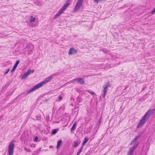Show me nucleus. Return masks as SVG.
Wrapping results in <instances>:
<instances>
[{
  "label": "nucleus",
  "mask_w": 155,
  "mask_h": 155,
  "mask_svg": "<svg viewBox=\"0 0 155 155\" xmlns=\"http://www.w3.org/2000/svg\"><path fill=\"white\" fill-rule=\"evenodd\" d=\"M31 18L29 20V21L31 23L35 21V18L33 17V16H31L30 17Z\"/></svg>",
  "instance_id": "15"
},
{
  "label": "nucleus",
  "mask_w": 155,
  "mask_h": 155,
  "mask_svg": "<svg viewBox=\"0 0 155 155\" xmlns=\"http://www.w3.org/2000/svg\"><path fill=\"white\" fill-rule=\"evenodd\" d=\"M58 98L59 100H61L62 98V97L61 95H60L58 96Z\"/></svg>",
  "instance_id": "26"
},
{
  "label": "nucleus",
  "mask_w": 155,
  "mask_h": 155,
  "mask_svg": "<svg viewBox=\"0 0 155 155\" xmlns=\"http://www.w3.org/2000/svg\"><path fill=\"white\" fill-rule=\"evenodd\" d=\"M76 123H77L76 122H75L74 123L72 127L71 128V131H72L74 130H75V129L76 127Z\"/></svg>",
  "instance_id": "14"
},
{
  "label": "nucleus",
  "mask_w": 155,
  "mask_h": 155,
  "mask_svg": "<svg viewBox=\"0 0 155 155\" xmlns=\"http://www.w3.org/2000/svg\"><path fill=\"white\" fill-rule=\"evenodd\" d=\"M83 147H82L79 150V151L78 152L76 155H79L81 152L82 151Z\"/></svg>",
  "instance_id": "18"
},
{
  "label": "nucleus",
  "mask_w": 155,
  "mask_h": 155,
  "mask_svg": "<svg viewBox=\"0 0 155 155\" xmlns=\"http://www.w3.org/2000/svg\"><path fill=\"white\" fill-rule=\"evenodd\" d=\"M154 110V109H152L150 110L147 111L138 124L137 127L139 128L142 126L149 118L151 114L153 113Z\"/></svg>",
  "instance_id": "1"
},
{
  "label": "nucleus",
  "mask_w": 155,
  "mask_h": 155,
  "mask_svg": "<svg viewBox=\"0 0 155 155\" xmlns=\"http://www.w3.org/2000/svg\"><path fill=\"white\" fill-rule=\"evenodd\" d=\"M19 62H20L19 60H17L16 61V62L15 64V65H14L13 68L11 70V73H12L16 69V67H17L18 65L19 64Z\"/></svg>",
  "instance_id": "10"
},
{
  "label": "nucleus",
  "mask_w": 155,
  "mask_h": 155,
  "mask_svg": "<svg viewBox=\"0 0 155 155\" xmlns=\"http://www.w3.org/2000/svg\"><path fill=\"white\" fill-rule=\"evenodd\" d=\"M88 91V92H89L90 93H91V94H95L94 92H90V91Z\"/></svg>",
  "instance_id": "25"
},
{
  "label": "nucleus",
  "mask_w": 155,
  "mask_h": 155,
  "mask_svg": "<svg viewBox=\"0 0 155 155\" xmlns=\"http://www.w3.org/2000/svg\"><path fill=\"white\" fill-rule=\"evenodd\" d=\"M77 78H75L74 79H73L71 81L72 82H74L75 81H76V80H77Z\"/></svg>",
  "instance_id": "24"
},
{
  "label": "nucleus",
  "mask_w": 155,
  "mask_h": 155,
  "mask_svg": "<svg viewBox=\"0 0 155 155\" xmlns=\"http://www.w3.org/2000/svg\"><path fill=\"white\" fill-rule=\"evenodd\" d=\"M110 85L109 81L104 86L103 88L104 89L102 91L103 94H102V96L103 97H105L107 90L108 87H110Z\"/></svg>",
  "instance_id": "4"
},
{
  "label": "nucleus",
  "mask_w": 155,
  "mask_h": 155,
  "mask_svg": "<svg viewBox=\"0 0 155 155\" xmlns=\"http://www.w3.org/2000/svg\"><path fill=\"white\" fill-rule=\"evenodd\" d=\"M31 52H31V51H30V52H28V53L29 54H31Z\"/></svg>",
  "instance_id": "29"
},
{
  "label": "nucleus",
  "mask_w": 155,
  "mask_h": 155,
  "mask_svg": "<svg viewBox=\"0 0 155 155\" xmlns=\"http://www.w3.org/2000/svg\"><path fill=\"white\" fill-rule=\"evenodd\" d=\"M10 68H9V69H7L6 70V71L5 72V73H4L5 74H7L8 72L10 70Z\"/></svg>",
  "instance_id": "22"
},
{
  "label": "nucleus",
  "mask_w": 155,
  "mask_h": 155,
  "mask_svg": "<svg viewBox=\"0 0 155 155\" xmlns=\"http://www.w3.org/2000/svg\"><path fill=\"white\" fill-rule=\"evenodd\" d=\"M55 75V74H53L49 76L48 78H46L44 81L38 84L34 87L32 88L28 92L27 94H28L31 93L35 90L41 87L44 84L47 83L51 80V79L53 78V77Z\"/></svg>",
  "instance_id": "2"
},
{
  "label": "nucleus",
  "mask_w": 155,
  "mask_h": 155,
  "mask_svg": "<svg viewBox=\"0 0 155 155\" xmlns=\"http://www.w3.org/2000/svg\"><path fill=\"white\" fill-rule=\"evenodd\" d=\"M32 46V49H33L34 48V46H33V45Z\"/></svg>",
  "instance_id": "30"
},
{
  "label": "nucleus",
  "mask_w": 155,
  "mask_h": 155,
  "mask_svg": "<svg viewBox=\"0 0 155 155\" xmlns=\"http://www.w3.org/2000/svg\"><path fill=\"white\" fill-rule=\"evenodd\" d=\"M34 71V70H31L30 69L28 70L27 72L25 73L23 76L21 77V79H23L26 78L31 73H33Z\"/></svg>",
  "instance_id": "7"
},
{
  "label": "nucleus",
  "mask_w": 155,
  "mask_h": 155,
  "mask_svg": "<svg viewBox=\"0 0 155 155\" xmlns=\"http://www.w3.org/2000/svg\"><path fill=\"white\" fill-rule=\"evenodd\" d=\"M62 141L61 140H59L57 143V148L58 149L61 144Z\"/></svg>",
  "instance_id": "12"
},
{
  "label": "nucleus",
  "mask_w": 155,
  "mask_h": 155,
  "mask_svg": "<svg viewBox=\"0 0 155 155\" xmlns=\"http://www.w3.org/2000/svg\"><path fill=\"white\" fill-rule=\"evenodd\" d=\"M25 150L28 152H30L31 151V150L29 148H27L26 147L24 148Z\"/></svg>",
  "instance_id": "19"
},
{
  "label": "nucleus",
  "mask_w": 155,
  "mask_h": 155,
  "mask_svg": "<svg viewBox=\"0 0 155 155\" xmlns=\"http://www.w3.org/2000/svg\"><path fill=\"white\" fill-rule=\"evenodd\" d=\"M57 132V129H55L53 130L52 131V133L53 134H55Z\"/></svg>",
  "instance_id": "20"
},
{
  "label": "nucleus",
  "mask_w": 155,
  "mask_h": 155,
  "mask_svg": "<svg viewBox=\"0 0 155 155\" xmlns=\"http://www.w3.org/2000/svg\"><path fill=\"white\" fill-rule=\"evenodd\" d=\"M84 0H78V2L74 9V11H77L82 4Z\"/></svg>",
  "instance_id": "5"
},
{
  "label": "nucleus",
  "mask_w": 155,
  "mask_h": 155,
  "mask_svg": "<svg viewBox=\"0 0 155 155\" xmlns=\"http://www.w3.org/2000/svg\"><path fill=\"white\" fill-rule=\"evenodd\" d=\"M70 0H67V3H65L61 9L59 11L57 14L55 15L54 18H56L58 17L66 9L67 7L70 5Z\"/></svg>",
  "instance_id": "3"
},
{
  "label": "nucleus",
  "mask_w": 155,
  "mask_h": 155,
  "mask_svg": "<svg viewBox=\"0 0 155 155\" xmlns=\"http://www.w3.org/2000/svg\"><path fill=\"white\" fill-rule=\"evenodd\" d=\"M99 122H100V123H101V121H100Z\"/></svg>",
  "instance_id": "31"
},
{
  "label": "nucleus",
  "mask_w": 155,
  "mask_h": 155,
  "mask_svg": "<svg viewBox=\"0 0 155 155\" xmlns=\"http://www.w3.org/2000/svg\"><path fill=\"white\" fill-rule=\"evenodd\" d=\"M141 134H139L137 135V136H136L135 138H134L133 140V142H135L136 141H137L138 139L141 137Z\"/></svg>",
  "instance_id": "13"
},
{
  "label": "nucleus",
  "mask_w": 155,
  "mask_h": 155,
  "mask_svg": "<svg viewBox=\"0 0 155 155\" xmlns=\"http://www.w3.org/2000/svg\"><path fill=\"white\" fill-rule=\"evenodd\" d=\"M77 53V51L73 48H71L69 51L68 54L71 55Z\"/></svg>",
  "instance_id": "9"
},
{
  "label": "nucleus",
  "mask_w": 155,
  "mask_h": 155,
  "mask_svg": "<svg viewBox=\"0 0 155 155\" xmlns=\"http://www.w3.org/2000/svg\"><path fill=\"white\" fill-rule=\"evenodd\" d=\"M89 139L88 138H85V139L84 140V141H83V145H84L87 142L88 140Z\"/></svg>",
  "instance_id": "17"
},
{
  "label": "nucleus",
  "mask_w": 155,
  "mask_h": 155,
  "mask_svg": "<svg viewBox=\"0 0 155 155\" xmlns=\"http://www.w3.org/2000/svg\"><path fill=\"white\" fill-rule=\"evenodd\" d=\"M138 144H136L135 146L130 148L128 152L127 155H132L134 150L136 148L138 145Z\"/></svg>",
  "instance_id": "8"
},
{
  "label": "nucleus",
  "mask_w": 155,
  "mask_h": 155,
  "mask_svg": "<svg viewBox=\"0 0 155 155\" xmlns=\"http://www.w3.org/2000/svg\"><path fill=\"white\" fill-rule=\"evenodd\" d=\"M14 143H11L8 147V155H12L14 153Z\"/></svg>",
  "instance_id": "6"
},
{
  "label": "nucleus",
  "mask_w": 155,
  "mask_h": 155,
  "mask_svg": "<svg viewBox=\"0 0 155 155\" xmlns=\"http://www.w3.org/2000/svg\"><path fill=\"white\" fill-rule=\"evenodd\" d=\"M31 46H32V45L31 44H29V45H27L26 47V48H29L30 47H31Z\"/></svg>",
  "instance_id": "21"
},
{
  "label": "nucleus",
  "mask_w": 155,
  "mask_h": 155,
  "mask_svg": "<svg viewBox=\"0 0 155 155\" xmlns=\"http://www.w3.org/2000/svg\"><path fill=\"white\" fill-rule=\"evenodd\" d=\"M74 143L73 147H77L79 145L78 142L77 141H74Z\"/></svg>",
  "instance_id": "16"
},
{
  "label": "nucleus",
  "mask_w": 155,
  "mask_h": 155,
  "mask_svg": "<svg viewBox=\"0 0 155 155\" xmlns=\"http://www.w3.org/2000/svg\"><path fill=\"white\" fill-rule=\"evenodd\" d=\"M76 81L78 83L81 84H84V81L83 80L82 78H77V80H76Z\"/></svg>",
  "instance_id": "11"
},
{
  "label": "nucleus",
  "mask_w": 155,
  "mask_h": 155,
  "mask_svg": "<svg viewBox=\"0 0 155 155\" xmlns=\"http://www.w3.org/2000/svg\"><path fill=\"white\" fill-rule=\"evenodd\" d=\"M155 12V8L153 10V11H152L151 13H152V14H154Z\"/></svg>",
  "instance_id": "27"
},
{
  "label": "nucleus",
  "mask_w": 155,
  "mask_h": 155,
  "mask_svg": "<svg viewBox=\"0 0 155 155\" xmlns=\"http://www.w3.org/2000/svg\"><path fill=\"white\" fill-rule=\"evenodd\" d=\"M38 139V137L37 136L35 137V141H37Z\"/></svg>",
  "instance_id": "23"
},
{
  "label": "nucleus",
  "mask_w": 155,
  "mask_h": 155,
  "mask_svg": "<svg viewBox=\"0 0 155 155\" xmlns=\"http://www.w3.org/2000/svg\"><path fill=\"white\" fill-rule=\"evenodd\" d=\"M134 143V142H133V140H132V142L130 143V145H132Z\"/></svg>",
  "instance_id": "28"
}]
</instances>
